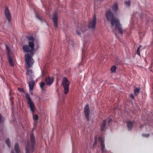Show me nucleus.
Segmentation results:
<instances>
[{
	"instance_id": "obj_15",
	"label": "nucleus",
	"mask_w": 153,
	"mask_h": 153,
	"mask_svg": "<svg viewBox=\"0 0 153 153\" xmlns=\"http://www.w3.org/2000/svg\"><path fill=\"white\" fill-rule=\"evenodd\" d=\"M127 126L129 130H131L133 126V123L131 121H128L127 123Z\"/></svg>"
},
{
	"instance_id": "obj_33",
	"label": "nucleus",
	"mask_w": 153,
	"mask_h": 153,
	"mask_svg": "<svg viewBox=\"0 0 153 153\" xmlns=\"http://www.w3.org/2000/svg\"><path fill=\"white\" fill-rule=\"evenodd\" d=\"M44 74H44V72L42 71V74H41V76H42V77H43L44 76Z\"/></svg>"
},
{
	"instance_id": "obj_37",
	"label": "nucleus",
	"mask_w": 153,
	"mask_h": 153,
	"mask_svg": "<svg viewBox=\"0 0 153 153\" xmlns=\"http://www.w3.org/2000/svg\"><path fill=\"white\" fill-rule=\"evenodd\" d=\"M111 121V119H109L108 121V123H109Z\"/></svg>"
},
{
	"instance_id": "obj_12",
	"label": "nucleus",
	"mask_w": 153,
	"mask_h": 153,
	"mask_svg": "<svg viewBox=\"0 0 153 153\" xmlns=\"http://www.w3.org/2000/svg\"><path fill=\"white\" fill-rule=\"evenodd\" d=\"M54 80L53 78H50L49 76H48L45 78V81L47 85H50L52 84Z\"/></svg>"
},
{
	"instance_id": "obj_41",
	"label": "nucleus",
	"mask_w": 153,
	"mask_h": 153,
	"mask_svg": "<svg viewBox=\"0 0 153 153\" xmlns=\"http://www.w3.org/2000/svg\"><path fill=\"white\" fill-rule=\"evenodd\" d=\"M86 45V43H85L84 44V45L85 46V45Z\"/></svg>"
},
{
	"instance_id": "obj_31",
	"label": "nucleus",
	"mask_w": 153,
	"mask_h": 153,
	"mask_svg": "<svg viewBox=\"0 0 153 153\" xmlns=\"http://www.w3.org/2000/svg\"><path fill=\"white\" fill-rule=\"evenodd\" d=\"M149 135H150L149 134H142V136L143 137H148L149 136Z\"/></svg>"
},
{
	"instance_id": "obj_4",
	"label": "nucleus",
	"mask_w": 153,
	"mask_h": 153,
	"mask_svg": "<svg viewBox=\"0 0 153 153\" xmlns=\"http://www.w3.org/2000/svg\"><path fill=\"white\" fill-rule=\"evenodd\" d=\"M62 83L64 88V93L66 94L69 91V82L65 77H64Z\"/></svg>"
},
{
	"instance_id": "obj_7",
	"label": "nucleus",
	"mask_w": 153,
	"mask_h": 153,
	"mask_svg": "<svg viewBox=\"0 0 153 153\" xmlns=\"http://www.w3.org/2000/svg\"><path fill=\"white\" fill-rule=\"evenodd\" d=\"M4 13L5 17L8 20V21L9 22H10L11 19V13L8 7H5Z\"/></svg>"
},
{
	"instance_id": "obj_38",
	"label": "nucleus",
	"mask_w": 153,
	"mask_h": 153,
	"mask_svg": "<svg viewBox=\"0 0 153 153\" xmlns=\"http://www.w3.org/2000/svg\"><path fill=\"white\" fill-rule=\"evenodd\" d=\"M85 52V50H84V49H83V50H82V53H83V54H84V52Z\"/></svg>"
},
{
	"instance_id": "obj_5",
	"label": "nucleus",
	"mask_w": 153,
	"mask_h": 153,
	"mask_svg": "<svg viewBox=\"0 0 153 153\" xmlns=\"http://www.w3.org/2000/svg\"><path fill=\"white\" fill-rule=\"evenodd\" d=\"M112 26H114L116 30H117L119 33L122 34H123V30L122 28V25L120 23V21H117L114 23V25H111Z\"/></svg>"
},
{
	"instance_id": "obj_14",
	"label": "nucleus",
	"mask_w": 153,
	"mask_h": 153,
	"mask_svg": "<svg viewBox=\"0 0 153 153\" xmlns=\"http://www.w3.org/2000/svg\"><path fill=\"white\" fill-rule=\"evenodd\" d=\"M26 74L28 76H30L31 79L33 78V76L32 75V71L31 69H29L27 67H26Z\"/></svg>"
},
{
	"instance_id": "obj_6",
	"label": "nucleus",
	"mask_w": 153,
	"mask_h": 153,
	"mask_svg": "<svg viewBox=\"0 0 153 153\" xmlns=\"http://www.w3.org/2000/svg\"><path fill=\"white\" fill-rule=\"evenodd\" d=\"M96 23V17L95 16L93 17L92 20L90 21L88 24V27L89 28L94 29L95 28Z\"/></svg>"
},
{
	"instance_id": "obj_26",
	"label": "nucleus",
	"mask_w": 153,
	"mask_h": 153,
	"mask_svg": "<svg viewBox=\"0 0 153 153\" xmlns=\"http://www.w3.org/2000/svg\"><path fill=\"white\" fill-rule=\"evenodd\" d=\"M125 4L127 6H129L130 4V1L129 0H126L125 1Z\"/></svg>"
},
{
	"instance_id": "obj_11",
	"label": "nucleus",
	"mask_w": 153,
	"mask_h": 153,
	"mask_svg": "<svg viewBox=\"0 0 153 153\" xmlns=\"http://www.w3.org/2000/svg\"><path fill=\"white\" fill-rule=\"evenodd\" d=\"M53 21L55 27H57L58 25V15L57 13H55L53 17Z\"/></svg>"
},
{
	"instance_id": "obj_2",
	"label": "nucleus",
	"mask_w": 153,
	"mask_h": 153,
	"mask_svg": "<svg viewBox=\"0 0 153 153\" xmlns=\"http://www.w3.org/2000/svg\"><path fill=\"white\" fill-rule=\"evenodd\" d=\"M25 97L27 100V103L29 106L30 111L33 115V117L34 121V124H36L38 119V116L37 114H34L35 108V105L33 102L32 101L29 94H26L25 95Z\"/></svg>"
},
{
	"instance_id": "obj_23",
	"label": "nucleus",
	"mask_w": 153,
	"mask_h": 153,
	"mask_svg": "<svg viewBox=\"0 0 153 153\" xmlns=\"http://www.w3.org/2000/svg\"><path fill=\"white\" fill-rule=\"evenodd\" d=\"M140 89L138 88H135L134 89V94L135 95H137L140 93Z\"/></svg>"
},
{
	"instance_id": "obj_18",
	"label": "nucleus",
	"mask_w": 153,
	"mask_h": 153,
	"mask_svg": "<svg viewBox=\"0 0 153 153\" xmlns=\"http://www.w3.org/2000/svg\"><path fill=\"white\" fill-rule=\"evenodd\" d=\"M7 56L9 63L11 66H13L14 65V64L13 60V59L11 57V55L9 56V55Z\"/></svg>"
},
{
	"instance_id": "obj_25",
	"label": "nucleus",
	"mask_w": 153,
	"mask_h": 153,
	"mask_svg": "<svg viewBox=\"0 0 153 153\" xmlns=\"http://www.w3.org/2000/svg\"><path fill=\"white\" fill-rule=\"evenodd\" d=\"M5 142L8 146L10 147V144L9 139H7L6 140Z\"/></svg>"
},
{
	"instance_id": "obj_9",
	"label": "nucleus",
	"mask_w": 153,
	"mask_h": 153,
	"mask_svg": "<svg viewBox=\"0 0 153 153\" xmlns=\"http://www.w3.org/2000/svg\"><path fill=\"white\" fill-rule=\"evenodd\" d=\"M84 112L86 119L88 121L90 114L89 108L88 105H86L84 108Z\"/></svg>"
},
{
	"instance_id": "obj_8",
	"label": "nucleus",
	"mask_w": 153,
	"mask_h": 153,
	"mask_svg": "<svg viewBox=\"0 0 153 153\" xmlns=\"http://www.w3.org/2000/svg\"><path fill=\"white\" fill-rule=\"evenodd\" d=\"M98 140L100 142V145L101 146V149L102 153H105L106 150L105 149V146L104 143V140L103 137H100Z\"/></svg>"
},
{
	"instance_id": "obj_17",
	"label": "nucleus",
	"mask_w": 153,
	"mask_h": 153,
	"mask_svg": "<svg viewBox=\"0 0 153 153\" xmlns=\"http://www.w3.org/2000/svg\"><path fill=\"white\" fill-rule=\"evenodd\" d=\"M106 125V122L105 120H103L102 121V123L101 125V129L102 131H104L105 129Z\"/></svg>"
},
{
	"instance_id": "obj_10",
	"label": "nucleus",
	"mask_w": 153,
	"mask_h": 153,
	"mask_svg": "<svg viewBox=\"0 0 153 153\" xmlns=\"http://www.w3.org/2000/svg\"><path fill=\"white\" fill-rule=\"evenodd\" d=\"M35 137L33 134L31 133L30 135V140L31 144L30 146V148L32 151H33L34 150V146L35 144Z\"/></svg>"
},
{
	"instance_id": "obj_16",
	"label": "nucleus",
	"mask_w": 153,
	"mask_h": 153,
	"mask_svg": "<svg viewBox=\"0 0 153 153\" xmlns=\"http://www.w3.org/2000/svg\"><path fill=\"white\" fill-rule=\"evenodd\" d=\"M29 89L30 90H32L33 89V86L34 85V82L33 80L30 81L28 83Z\"/></svg>"
},
{
	"instance_id": "obj_24",
	"label": "nucleus",
	"mask_w": 153,
	"mask_h": 153,
	"mask_svg": "<svg viewBox=\"0 0 153 153\" xmlns=\"http://www.w3.org/2000/svg\"><path fill=\"white\" fill-rule=\"evenodd\" d=\"M116 67L115 66H113L111 68V73H115L116 71Z\"/></svg>"
},
{
	"instance_id": "obj_40",
	"label": "nucleus",
	"mask_w": 153,
	"mask_h": 153,
	"mask_svg": "<svg viewBox=\"0 0 153 153\" xmlns=\"http://www.w3.org/2000/svg\"><path fill=\"white\" fill-rule=\"evenodd\" d=\"M9 94H10V93H9ZM10 100H11V97H10Z\"/></svg>"
},
{
	"instance_id": "obj_27",
	"label": "nucleus",
	"mask_w": 153,
	"mask_h": 153,
	"mask_svg": "<svg viewBox=\"0 0 153 153\" xmlns=\"http://www.w3.org/2000/svg\"><path fill=\"white\" fill-rule=\"evenodd\" d=\"M141 47V45H140L139 47L138 48L137 51V55H138L139 56H140V50Z\"/></svg>"
},
{
	"instance_id": "obj_13",
	"label": "nucleus",
	"mask_w": 153,
	"mask_h": 153,
	"mask_svg": "<svg viewBox=\"0 0 153 153\" xmlns=\"http://www.w3.org/2000/svg\"><path fill=\"white\" fill-rule=\"evenodd\" d=\"M82 29L81 30V28L78 27L76 29V33L79 36L82 33H83L84 31H85V27H82Z\"/></svg>"
},
{
	"instance_id": "obj_28",
	"label": "nucleus",
	"mask_w": 153,
	"mask_h": 153,
	"mask_svg": "<svg viewBox=\"0 0 153 153\" xmlns=\"http://www.w3.org/2000/svg\"><path fill=\"white\" fill-rule=\"evenodd\" d=\"M45 85L44 82H41L40 83V86L42 89L43 86Z\"/></svg>"
},
{
	"instance_id": "obj_34",
	"label": "nucleus",
	"mask_w": 153,
	"mask_h": 153,
	"mask_svg": "<svg viewBox=\"0 0 153 153\" xmlns=\"http://www.w3.org/2000/svg\"><path fill=\"white\" fill-rule=\"evenodd\" d=\"M36 16L37 18H38L39 20H41L40 18L37 15H36Z\"/></svg>"
},
{
	"instance_id": "obj_20",
	"label": "nucleus",
	"mask_w": 153,
	"mask_h": 153,
	"mask_svg": "<svg viewBox=\"0 0 153 153\" xmlns=\"http://www.w3.org/2000/svg\"><path fill=\"white\" fill-rule=\"evenodd\" d=\"M112 10L114 11H116L118 9V5L117 3H115L112 7Z\"/></svg>"
},
{
	"instance_id": "obj_36",
	"label": "nucleus",
	"mask_w": 153,
	"mask_h": 153,
	"mask_svg": "<svg viewBox=\"0 0 153 153\" xmlns=\"http://www.w3.org/2000/svg\"><path fill=\"white\" fill-rule=\"evenodd\" d=\"M96 143H97V139H96V140H95V142L94 143V145H95V144H96Z\"/></svg>"
},
{
	"instance_id": "obj_32",
	"label": "nucleus",
	"mask_w": 153,
	"mask_h": 153,
	"mask_svg": "<svg viewBox=\"0 0 153 153\" xmlns=\"http://www.w3.org/2000/svg\"><path fill=\"white\" fill-rule=\"evenodd\" d=\"M68 43L69 45H71L72 46H73L74 44V43L72 41H69Z\"/></svg>"
},
{
	"instance_id": "obj_1",
	"label": "nucleus",
	"mask_w": 153,
	"mask_h": 153,
	"mask_svg": "<svg viewBox=\"0 0 153 153\" xmlns=\"http://www.w3.org/2000/svg\"><path fill=\"white\" fill-rule=\"evenodd\" d=\"M28 41V45H25L23 46L22 48L25 52H30L25 55V61L27 65L28 68L32 66L34 63L32 57L34 53L33 52L34 50V39L31 36H27L26 37Z\"/></svg>"
},
{
	"instance_id": "obj_19",
	"label": "nucleus",
	"mask_w": 153,
	"mask_h": 153,
	"mask_svg": "<svg viewBox=\"0 0 153 153\" xmlns=\"http://www.w3.org/2000/svg\"><path fill=\"white\" fill-rule=\"evenodd\" d=\"M14 149L16 153H19L20 152V150L19 149V145L18 143H16L15 144Z\"/></svg>"
},
{
	"instance_id": "obj_3",
	"label": "nucleus",
	"mask_w": 153,
	"mask_h": 153,
	"mask_svg": "<svg viewBox=\"0 0 153 153\" xmlns=\"http://www.w3.org/2000/svg\"><path fill=\"white\" fill-rule=\"evenodd\" d=\"M105 16L107 20L111 22V25H114V23L119 20L118 19L114 17L113 13L110 10L107 11Z\"/></svg>"
},
{
	"instance_id": "obj_30",
	"label": "nucleus",
	"mask_w": 153,
	"mask_h": 153,
	"mask_svg": "<svg viewBox=\"0 0 153 153\" xmlns=\"http://www.w3.org/2000/svg\"><path fill=\"white\" fill-rule=\"evenodd\" d=\"M18 90L21 92H24V91L22 88H19L18 89Z\"/></svg>"
},
{
	"instance_id": "obj_29",
	"label": "nucleus",
	"mask_w": 153,
	"mask_h": 153,
	"mask_svg": "<svg viewBox=\"0 0 153 153\" xmlns=\"http://www.w3.org/2000/svg\"><path fill=\"white\" fill-rule=\"evenodd\" d=\"M4 120V119L3 117H2L0 114V123H2Z\"/></svg>"
},
{
	"instance_id": "obj_21",
	"label": "nucleus",
	"mask_w": 153,
	"mask_h": 153,
	"mask_svg": "<svg viewBox=\"0 0 153 153\" xmlns=\"http://www.w3.org/2000/svg\"><path fill=\"white\" fill-rule=\"evenodd\" d=\"M29 143L28 142H27V144L26 145L25 150L26 153H30L29 149Z\"/></svg>"
},
{
	"instance_id": "obj_35",
	"label": "nucleus",
	"mask_w": 153,
	"mask_h": 153,
	"mask_svg": "<svg viewBox=\"0 0 153 153\" xmlns=\"http://www.w3.org/2000/svg\"><path fill=\"white\" fill-rule=\"evenodd\" d=\"M130 97L132 98V99H133L134 98V96L133 94H131L130 95Z\"/></svg>"
},
{
	"instance_id": "obj_22",
	"label": "nucleus",
	"mask_w": 153,
	"mask_h": 153,
	"mask_svg": "<svg viewBox=\"0 0 153 153\" xmlns=\"http://www.w3.org/2000/svg\"><path fill=\"white\" fill-rule=\"evenodd\" d=\"M6 49L7 51V56H8L9 55H10V49L8 46L7 45H5Z\"/></svg>"
},
{
	"instance_id": "obj_39",
	"label": "nucleus",
	"mask_w": 153,
	"mask_h": 153,
	"mask_svg": "<svg viewBox=\"0 0 153 153\" xmlns=\"http://www.w3.org/2000/svg\"><path fill=\"white\" fill-rule=\"evenodd\" d=\"M11 153H14V151L13 150H12Z\"/></svg>"
}]
</instances>
